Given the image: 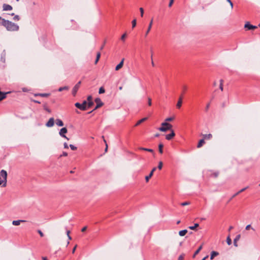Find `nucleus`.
<instances>
[{"label": "nucleus", "instance_id": "nucleus-1", "mask_svg": "<svg viewBox=\"0 0 260 260\" xmlns=\"http://www.w3.org/2000/svg\"><path fill=\"white\" fill-rule=\"evenodd\" d=\"M2 24L9 31H17L19 29V26L17 24L5 19H2Z\"/></svg>", "mask_w": 260, "mask_h": 260}, {"label": "nucleus", "instance_id": "nucleus-2", "mask_svg": "<svg viewBox=\"0 0 260 260\" xmlns=\"http://www.w3.org/2000/svg\"><path fill=\"white\" fill-rule=\"evenodd\" d=\"M0 175L3 178L2 180L0 179V185L2 184L3 187H6L7 182V173L5 170H2L0 172Z\"/></svg>", "mask_w": 260, "mask_h": 260}, {"label": "nucleus", "instance_id": "nucleus-3", "mask_svg": "<svg viewBox=\"0 0 260 260\" xmlns=\"http://www.w3.org/2000/svg\"><path fill=\"white\" fill-rule=\"evenodd\" d=\"M172 125L166 122L161 123V126L158 128V130L161 132H166L168 130H171Z\"/></svg>", "mask_w": 260, "mask_h": 260}, {"label": "nucleus", "instance_id": "nucleus-4", "mask_svg": "<svg viewBox=\"0 0 260 260\" xmlns=\"http://www.w3.org/2000/svg\"><path fill=\"white\" fill-rule=\"evenodd\" d=\"M75 106L81 110L85 111L87 110V101H84L82 104L76 103Z\"/></svg>", "mask_w": 260, "mask_h": 260}, {"label": "nucleus", "instance_id": "nucleus-5", "mask_svg": "<svg viewBox=\"0 0 260 260\" xmlns=\"http://www.w3.org/2000/svg\"><path fill=\"white\" fill-rule=\"evenodd\" d=\"M81 84V82L80 81H79L73 87L72 89V94L73 96H75L79 88L80 87V85Z\"/></svg>", "mask_w": 260, "mask_h": 260}, {"label": "nucleus", "instance_id": "nucleus-6", "mask_svg": "<svg viewBox=\"0 0 260 260\" xmlns=\"http://www.w3.org/2000/svg\"><path fill=\"white\" fill-rule=\"evenodd\" d=\"M68 132V130H67V128L66 127H63L62 128L60 131H59V135L63 137V138H66V139H67L68 140H69V138H67L66 135H64L65 134H66Z\"/></svg>", "mask_w": 260, "mask_h": 260}, {"label": "nucleus", "instance_id": "nucleus-7", "mask_svg": "<svg viewBox=\"0 0 260 260\" xmlns=\"http://www.w3.org/2000/svg\"><path fill=\"white\" fill-rule=\"evenodd\" d=\"M245 28L247 30L254 29L257 28V26L253 25L250 24L249 22H246L244 25Z\"/></svg>", "mask_w": 260, "mask_h": 260}, {"label": "nucleus", "instance_id": "nucleus-8", "mask_svg": "<svg viewBox=\"0 0 260 260\" xmlns=\"http://www.w3.org/2000/svg\"><path fill=\"white\" fill-rule=\"evenodd\" d=\"M95 102L96 103V105L94 108V110H96L99 108L102 107L104 104L100 98H96L95 99Z\"/></svg>", "mask_w": 260, "mask_h": 260}, {"label": "nucleus", "instance_id": "nucleus-9", "mask_svg": "<svg viewBox=\"0 0 260 260\" xmlns=\"http://www.w3.org/2000/svg\"><path fill=\"white\" fill-rule=\"evenodd\" d=\"M175 136V134L173 129H171V133L169 134L166 135V139L167 140H172L174 137Z\"/></svg>", "mask_w": 260, "mask_h": 260}, {"label": "nucleus", "instance_id": "nucleus-10", "mask_svg": "<svg viewBox=\"0 0 260 260\" xmlns=\"http://www.w3.org/2000/svg\"><path fill=\"white\" fill-rule=\"evenodd\" d=\"M54 124V119L53 117L50 118L48 121L46 123V125L47 127H52Z\"/></svg>", "mask_w": 260, "mask_h": 260}, {"label": "nucleus", "instance_id": "nucleus-11", "mask_svg": "<svg viewBox=\"0 0 260 260\" xmlns=\"http://www.w3.org/2000/svg\"><path fill=\"white\" fill-rule=\"evenodd\" d=\"M152 24H153V19H151V20L149 24L148 27H147V29L145 32V37H146L147 36V35L149 33L150 31L151 30V29L152 26Z\"/></svg>", "mask_w": 260, "mask_h": 260}, {"label": "nucleus", "instance_id": "nucleus-12", "mask_svg": "<svg viewBox=\"0 0 260 260\" xmlns=\"http://www.w3.org/2000/svg\"><path fill=\"white\" fill-rule=\"evenodd\" d=\"M4 11H10L12 10V7L8 4H4L3 6Z\"/></svg>", "mask_w": 260, "mask_h": 260}, {"label": "nucleus", "instance_id": "nucleus-13", "mask_svg": "<svg viewBox=\"0 0 260 260\" xmlns=\"http://www.w3.org/2000/svg\"><path fill=\"white\" fill-rule=\"evenodd\" d=\"M219 255V252L215 251H212L211 252L210 254V259H213L215 256H217Z\"/></svg>", "mask_w": 260, "mask_h": 260}, {"label": "nucleus", "instance_id": "nucleus-14", "mask_svg": "<svg viewBox=\"0 0 260 260\" xmlns=\"http://www.w3.org/2000/svg\"><path fill=\"white\" fill-rule=\"evenodd\" d=\"M50 95L49 93H36L35 94V96H40L41 97H48Z\"/></svg>", "mask_w": 260, "mask_h": 260}, {"label": "nucleus", "instance_id": "nucleus-15", "mask_svg": "<svg viewBox=\"0 0 260 260\" xmlns=\"http://www.w3.org/2000/svg\"><path fill=\"white\" fill-rule=\"evenodd\" d=\"M123 61H124V59L123 58L122 59V60L120 61V62L117 64L115 68V70L116 71H118L119 69H120L123 65Z\"/></svg>", "mask_w": 260, "mask_h": 260}, {"label": "nucleus", "instance_id": "nucleus-16", "mask_svg": "<svg viewBox=\"0 0 260 260\" xmlns=\"http://www.w3.org/2000/svg\"><path fill=\"white\" fill-rule=\"evenodd\" d=\"M248 186L247 187H244L242 189H241V190H240L239 191H238L237 192H236V193H235L232 197V199L235 198V197H236L237 195H238L239 193L244 191L246 189L248 188Z\"/></svg>", "mask_w": 260, "mask_h": 260}, {"label": "nucleus", "instance_id": "nucleus-17", "mask_svg": "<svg viewBox=\"0 0 260 260\" xmlns=\"http://www.w3.org/2000/svg\"><path fill=\"white\" fill-rule=\"evenodd\" d=\"M9 92H3L0 91V101L6 98V94Z\"/></svg>", "mask_w": 260, "mask_h": 260}, {"label": "nucleus", "instance_id": "nucleus-18", "mask_svg": "<svg viewBox=\"0 0 260 260\" xmlns=\"http://www.w3.org/2000/svg\"><path fill=\"white\" fill-rule=\"evenodd\" d=\"M25 222V221L22 220H14L12 222V224L14 225H19L21 222Z\"/></svg>", "mask_w": 260, "mask_h": 260}, {"label": "nucleus", "instance_id": "nucleus-19", "mask_svg": "<svg viewBox=\"0 0 260 260\" xmlns=\"http://www.w3.org/2000/svg\"><path fill=\"white\" fill-rule=\"evenodd\" d=\"M205 143V140L204 139L200 140L198 144L197 147L198 148L201 147Z\"/></svg>", "mask_w": 260, "mask_h": 260}, {"label": "nucleus", "instance_id": "nucleus-20", "mask_svg": "<svg viewBox=\"0 0 260 260\" xmlns=\"http://www.w3.org/2000/svg\"><path fill=\"white\" fill-rule=\"evenodd\" d=\"M204 139L210 140L212 138V135L211 134L203 135Z\"/></svg>", "mask_w": 260, "mask_h": 260}, {"label": "nucleus", "instance_id": "nucleus-21", "mask_svg": "<svg viewBox=\"0 0 260 260\" xmlns=\"http://www.w3.org/2000/svg\"><path fill=\"white\" fill-rule=\"evenodd\" d=\"M147 119V117H145V118H143L140 120H139V121H137V122L135 124V126H138L139 125H140L141 123H142V122H144L145 120H146Z\"/></svg>", "mask_w": 260, "mask_h": 260}, {"label": "nucleus", "instance_id": "nucleus-22", "mask_svg": "<svg viewBox=\"0 0 260 260\" xmlns=\"http://www.w3.org/2000/svg\"><path fill=\"white\" fill-rule=\"evenodd\" d=\"M56 124L59 126H62L63 125L62 121L59 119H57L56 120Z\"/></svg>", "mask_w": 260, "mask_h": 260}, {"label": "nucleus", "instance_id": "nucleus-23", "mask_svg": "<svg viewBox=\"0 0 260 260\" xmlns=\"http://www.w3.org/2000/svg\"><path fill=\"white\" fill-rule=\"evenodd\" d=\"M203 247H202V245H201L198 248V249L194 252L193 255V257H195V256L200 252V251L202 250Z\"/></svg>", "mask_w": 260, "mask_h": 260}, {"label": "nucleus", "instance_id": "nucleus-24", "mask_svg": "<svg viewBox=\"0 0 260 260\" xmlns=\"http://www.w3.org/2000/svg\"><path fill=\"white\" fill-rule=\"evenodd\" d=\"M69 89V87L68 86H65L63 87H59L58 89V91L61 92L63 90H68Z\"/></svg>", "mask_w": 260, "mask_h": 260}, {"label": "nucleus", "instance_id": "nucleus-25", "mask_svg": "<svg viewBox=\"0 0 260 260\" xmlns=\"http://www.w3.org/2000/svg\"><path fill=\"white\" fill-rule=\"evenodd\" d=\"M164 145L162 143H159L158 145V151L160 154L163 153Z\"/></svg>", "mask_w": 260, "mask_h": 260}, {"label": "nucleus", "instance_id": "nucleus-26", "mask_svg": "<svg viewBox=\"0 0 260 260\" xmlns=\"http://www.w3.org/2000/svg\"><path fill=\"white\" fill-rule=\"evenodd\" d=\"M240 238V235H238L236 237V238H235V239L234 240V244L236 247L238 246L237 241H238L239 240Z\"/></svg>", "mask_w": 260, "mask_h": 260}, {"label": "nucleus", "instance_id": "nucleus-27", "mask_svg": "<svg viewBox=\"0 0 260 260\" xmlns=\"http://www.w3.org/2000/svg\"><path fill=\"white\" fill-rule=\"evenodd\" d=\"M187 233V230H183L179 231V235L180 236H184Z\"/></svg>", "mask_w": 260, "mask_h": 260}, {"label": "nucleus", "instance_id": "nucleus-28", "mask_svg": "<svg viewBox=\"0 0 260 260\" xmlns=\"http://www.w3.org/2000/svg\"><path fill=\"white\" fill-rule=\"evenodd\" d=\"M139 150H144V151H148V152H153V150L152 149H151L146 148H144V147H139Z\"/></svg>", "mask_w": 260, "mask_h": 260}, {"label": "nucleus", "instance_id": "nucleus-29", "mask_svg": "<svg viewBox=\"0 0 260 260\" xmlns=\"http://www.w3.org/2000/svg\"><path fill=\"white\" fill-rule=\"evenodd\" d=\"M182 101L181 99H179L177 103L176 107L177 108L179 109L182 106Z\"/></svg>", "mask_w": 260, "mask_h": 260}, {"label": "nucleus", "instance_id": "nucleus-30", "mask_svg": "<svg viewBox=\"0 0 260 260\" xmlns=\"http://www.w3.org/2000/svg\"><path fill=\"white\" fill-rule=\"evenodd\" d=\"M199 226V223H195L193 226H189V229L192 230H194L196 229Z\"/></svg>", "mask_w": 260, "mask_h": 260}, {"label": "nucleus", "instance_id": "nucleus-31", "mask_svg": "<svg viewBox=\"0 0 260 260\" xmlns=\"http://www.w3.org/2000/svg\"><path fill=\"white\" fill-rule=\"evenodd\" d=\"M43 108L45 111H46L48 113H51V111L50 109L48 108L46 104L43 105Z\"/></svg>", "mask_w": 260, "mask_h": 260}, {"label": "nucleus", "instance_id": "nucleus-32", "mask_svg": "<svg viewBox=\"0 0 260 260\" xmlns=\"http://www.w3.org/2000/svg\"><path fill=\"white\" fill-rule=\"evenodd\" d=\"M100 56H101V53L99 52L96 54V59L95 60V64H96L98 63V62L99 61V59L100 58Z\"/></svg>", "mask_w": 260, "mask_h": 260}, {"label": "nucleus", "instance_id": "nucleus-33", "mask_svg": "<svg viewBox=\"0 0 260 260\" xmlns=\"http://www.w3.org/2000/svg\"><path fill=\"white\" fill-rule=\"evenodd\" d=\"M153 174H152V172H150L149 175H148V176H146L145 177V180H146V181L147 182H148L149 180L150 179V178L152 176Z\"/></svg>", "mask_w": 260, "mask_h": 260}, {"label": "nucleus", "instance_id": "nucleus-34", "mask_svg": "<svg viewBox=\"0 0 260 260\" xmlns=\"http://www.w3.org/2000/svg\"><path fill=\"white\" fill-rule=\"evenodd\" d=\"M93 104L94 103L93 101L87 102V108H91L93 105Z\"/></svg>", "mask_w": 260, "mask_h": 260}, {"label": "nucleus", "instance_id": "nucleus-35", "mask_svg": "<svg viewBox=\"0 0 260 260\" xmlns=\"http://www.w3.org/2000/svg\"><path fill=\"white\" fill-rule=\"evenodd\" d=\"M182 94H184L185 92H186V91L187 90V86L185 85H184L182 86Z\"/></svg>", "mask_w": 260, "mask_h": 260}, {"label": "nucleus", "instance_id": "nucleus-36", "mask_svg": "<svg viewBox=\"0 0 260 260\" xmlns=\"http://www.w3.org/2000/svg\"><path fill=\"white\" fill-rule=\"evenodd\" d=\"M226 242H227V244L229 245H231L232 244V240L230 238V236H228L227 238H226Z\"/></svg>", "mask_w": 260, "mask_h": 260}, {"label": "nucleus", "instance_id": "nucleus-37", "mask_svg": "<svg viewBox=\"0 0 260 260\" xmlns=\"http://www.w3.org/2000/svg\"><path fill=\"white\" fill-rule=\"evenodd\" d=\"M223 80L222 79L220 80V86L219 88L221 89V91L223 90Z\"/></svg>", "mask_w": 260, "mask_h": 260}, {"label": "nucleus", "instance_id": "nucleus-38", "mask_svg": "<svg viewBox=\"0 0 260 260\" xmlns=\"http://www.w3.org/2000/svg\"><path fill=\"white\" fill-rule=\"evenodd\" d=\"M132 28H134L136 26V24H137V20L136 19H134L132 21Z\"/></svg>", "mask_w": 260, "mask_h": 260}, {"label": "nucleus", "instance_id": "nucleus-39", "mask_svg": "<svg viewBox=\"0 0 260 260\" xmlns=\"http://www.w3.org/2000/svg\"><path fill=\"white\" fill-rule=\"evenodd\" d=\"M229 104V102H223L222 104H221V107L222 108H225V107L227 106V105Z\"/></svg>", "mask_w": 260, "mask_h": 260}, {"label": "nucleus", "instance_id": "nucleus-40", "mask_svg": "<svg viewBox=\"0 0 260 260\" xmlns=\"http://www.w3.org/2000/svg\"><path fill=\"white\" fill-rule=\"evenodd\" d=\"M184 256H185V254H184V253L181 254L178 257V260H184Z\"/></svg>", "mask_w": 260, "mask_h": 260}, {"label": "nucleus", "instance_id": "nucleus-41", "mask_svg": "<svg viewBox=\"0 0 260 260\" xmlns=\"http://www.w3.org/2000/svg\"><path fill=\"white\" fill-rule=\"evenodd\" d=\"M105 92V90L104 89V87H101L100 89H99V93L100 94H102V93H104V92Z\"/></svg>", "mask_w": 260, "mask_h": 260}, {"label": "nucleus", "instance_id": "nucleus-42", "mask_svg": "<svg viewBox=\"0 0 260 260\" xmlns=\"http://www.w3.org/2000/svg\"><path fill=\"white\" fill-rule=\"evenodd\" d=\"M218 175H219V173L218 172H214V173H212L211 176L214 178H216L218 177Z\"/></svg>", "mask_w": 260, "mask_h": 260}, {"label": "nucleus", "instance_id": "nucleus-43", "mask_svg": "<svg viewBox=\"0 0 260 260\" xmlns=\"http://www.w3.org/2000/svg\"><path fill=\"white\" fill-rule=\"evenodd\" d=\"M162 165H163L162 162L159 161L158 163V169L159 170H161L162 169Z\"/></svg>", "mask_w": 260, "mask_h": 260}, {"label": "nucleus", "instance_id": "nucleus-44", "mask_svg": "<svg viewBox=\"0 0 260 260\" xmlns=\"http://www.w3.org/2000/svg\"><path fill=\"white\" fill-rule=\"evenodd\" d=\"M126 37V34L125 33V34H123V35L121 36V38H120V39H121V40L122 41H123V42H124Z\"/></svg>", "mask_w": 260, "mask_h": 260}, {"label": "nucleus", "instance_id": "nucleus-45", "mask_svg": "<svg viewBox=\"0 0 260 260\" xmlns=\"http://www.w3.org/2000/svg\"><path fill=\"white\" fill-rule=\"evenodd\" d=\"M189 204H190V202H185L181 203L180 205L182 206H184L188 205Z\"/></svg>", "mask_w": 260, "mask_h": 260}, {"label": "nucleus", "instance_id": "nucleus-46", "mask_svg": "<svg viewBox=\"0 0 260 260\" xmlns=\"http://www.w3.org/2000/svg\"><path fill=\"white\" fill-rule=\"evenodd\" d=\"M210 106V103H208V104H207L206 108H205V111L206 112H208V110L209 109Z\"/></svg>", "mask_w": 260, "mask_h": 260}, {"label": "nucleus", "instance_id": "nucleus-47", "mask_svg": "<svg viewBox=\"0 0 260 260\" xmlns=\"http://www.w3.org/2000/svg\"><path fill=\"white\" fill-rule=\"evenodd\" d=\"M70 147L72 150H75L77 149V147L72 144H70Z\"/></svg>", "mask_w": 260, "mask_h": 260}, {"label": "nucleus", "instance_id": "nucleus-48", "mask_svg": "<svg viewBox=\"0 0 260 260\" xmlns=\"http://www.w3.org/2000/svg\"><path fill=\"white\" fill-rule=\"evenodd\" d=\"M106 43V40H105L104 42H103V44H102V46L100 48V50H102L104 49Z\"/></svg>", "mask_w": 260, "mask_h": 260}, {"label": "nucleus", "instance_id": "nucleus-49", "mask_svg": "<svg viewBox=\"0 0 260 260\" xmlns=\"http://www.w3.org/2000/svg\"><path fill=\"white\" fill-rule=\"evenodd\" d=\"M148 104L149 106H151L152 102H151V99L150 98H148Z\"/></svg>", "mask_w": 260, "mask_h": 260}, {"label": "nucleus", "instance_id": "nucleus-50", "mask_svg": "<svg viewBox=\"0 0 260 260\" xmlns=\"http://www.w3.org/2000/svg\"><path fill=\"white\" fill-rule=\"evenodd\" d=\"M92 96L91 95H89V96H88L87 99V102H89L90 101H92Z\"/></svg>", "mask_w": 260, "mask_h": 260}, {"label": "nucleus", "instance_id": "nucleus-51", "mask_svg": "<svg viewBox=\"0 0 260 260\" xmlns=\"http://www.w3.org/2000/svg\"><path fill=\"white\" fill-rule=\"evenodd\" d=\"M140 13H141V17H143V14H144V10L142 8H140Z\"/></svg>", "mask_w": 260, "mask_h": 260}, {"label": "nucleus", "instance_id": "nucleus-52", "mask_svg": "<svg viewBox=\"0 0 260 260\" xmlns=\"http://www.w3.org/2000/svg\"><path fill=\"white\" fill-rule=\"evenodd\" d=\"M38 233L39 234V235H40V236L41 237H44V234L42 233V232L41 230H38Z\"/></svg>", "mask_w": 260, "mask_h": 260}, {"label": "nucleus", "instance_id": "nucleus-53", "mask_svg": "<svg viewBox=\"0 0 260 260\" xmlns=\"http://www.w3.org/2000/svg\"><path fill=\"white\" fill-rule=\"evenodd\" d=\"M19 17L18 15H15L13 18V20L18 21L19 20Z\"/></svg>", "mask_w": 260, "mask_h": 260}, {"label": "nucleus", "instance_id": "nucleus-54", "mask_svg": "<svg viewBox=\"0 0 260 260\" xmlns=\"http://www.w3.org/2000/svg\"><path fill=\"white\" fill-rule=\"evenodd\" d=\"M174 0H170V3L169 4V7H172V5H173V4L174 3Z\"/></svg>", "mask_w": 260, "mask_h": 260}, {"label": "nucleus", "instance_id": "nucleus-55", "mask_svg": "<svg viewBox=\"0 0 260 260\" xmlns=\"http://www.w3.org/2000/svg\"><path fill=\"white\" fill-rule=\"evenodd\" d=\"M173 117H168L167 119H166V121H171L173 120Z\"/></svg>", "mask_w": 260, "mask_h": 260}, {"label": "nucleus", "instance_id": "nucleus-56", "mask_svg": "<svg viewBox=\"0 0 260 260\" xmlns=\"http://www.w3.org/2000/svg\"><path fill=\"white\" fill-rule=\"evenodd\" d=\"M227 2H229V3H230L231 6V8H233V3L232 2V1L231 0H226Z\"/></svg>", "mask_w": 260, "mask_h": 260}, {"label": "nucleus", "instance_id": "nucleus-57", "mask_svg": "<svg viewBox=\"0 0 260 260\" xmlns=\"http://www.w3.org/2000/svg\"><path fill=\"white\" fill-rule=\"evenodd\" d=\"M67 155H68V153H67V152H63L62 153V154H61V155H60V156H67Z\"/></svg>", "mask_w": 260, "mask_h": 260}, {"label": "nucleus", "instance_id": "nucleus-58", "mask_svg": "<svg viewBox=\"0 0 260 260\" xmlns=\"http://www.w3.org/2000/svg\"><path fill=\"white\" fill-rule=\"evenodd\" d=\"M31 101L34 103H38V104H40L41 102L38 101H37V100H31Z\"/></svg>", "mask_w": 260, "mask_h": 260}, {"label": "nucleus", "instance_id": "nucleus-59", "mask_svg": "<svg viewBox=\"0 0 260 260\" xmlns=\"http://www.w3.org/2000/svg\"><path fill=\"white\" fill-rule=\"evenodd\" d=\"M63 146H64V148H69V146H68V145L67 143H64V144H63Z\"/></svg>", "mask_w": 260, "mask_h": 260}, {"label": "nucleus", "instance_id": "nucleus-60", "mask_svg": "<svg viewBox=\"0 0 260 260\" xmlns=\"http://www.w3.org/2000/svg\"><path fill=\"white\" fill-rule=\"evenodd\" d=\"M87 229V226H84L81 229V232H85Z\"/></svg>", "mask_w": 260, "mask_h": 260}, {"label": "nucleus", "instance_id": "nucleus-61", "mask_svg": "<svg viewBox=\"0 0 260 260\" xmlns=\"http://www.w3.org/2000/svg\"><path fill=\"white\" fill-rule=\"evenodd\" d=\"M250 227H251L250 225V224H249V225H247L246 226V228H245V229H246V230H249V229H250Z\"/></svg>", "mask_w": 260, "mask_h": 260}, {"label": "nucleus", "instance_id": "nucleus-62", "mask_svg": "<svg viewBox=\"0 0 260 260\" xmlns=\"http://www.w3.org/2000/svg\"><path fill=\"white\" fill-rule=\"evenodd\" d=\"M76 247H77V245H76V246L73 248V250H72V253H73L75 252V250H76Z\"/></svg>", "mask_w": 260, "mask_h": 260}, {"label": "nucleus", "instance_id": "nucleus-63", "mask_svg": "<svg viewBox=\"0 0 260 260\" xmlns=\"http://www.w3.org/2000/svg\"><path fill=\"white\" fill-rule=\"evenodd\" d=\"M156 168L155 167L153 168L150 172H152V174H153V173L156 170Z\"/></svg>", "mask_w": 260, "mask_h": 260}, {"label": "nucleus", "instance_id": "nucleus-64", "mask_svg": "<svg viewBox=\"0 0 260 260\" xmlns=\"http://www.w3.org/2000/svg\"><path fill=\"white\" fill-rule=\"evenodd\" d=\"M42 260H48L47 257L43 256L42 257Z\"/></svg>", "mask_w": 260, "mask_h": 260}]
</instances>
